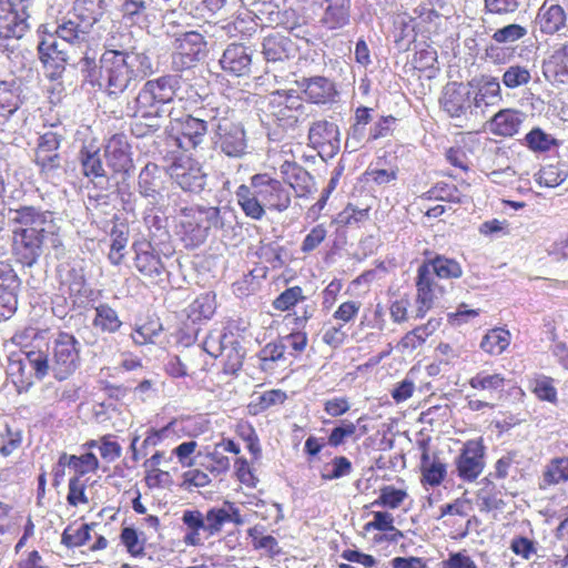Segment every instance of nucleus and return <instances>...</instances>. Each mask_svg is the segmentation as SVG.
Wrapping results in <instances>:
<instances>
[{
    "instance_id": "16",
    "label": "nucleus",
    "mask_w": 568,
    "mask_h": 568,
    "mask_svg": "<svg viewBox=\"0 0 568 568\" xmlns=\"http://www.w3.org/2000/svg\"><path fill=\"white\" fill-rule=\"evenodd\" d=\"M121 38L126 40L124 43V68L128 71H136V67L139 64V53L128 52V49L130 48L129 43L131 42L130 33L121 34Z\"/></svg>"
},
{
    "instance_id": "2",
    "label": "nucleus",
    "mask_w": 568,
    "mask_h": 568,
    "mask_svg": "<svg viewBox=\"0 0 568 568\" xmlns=\"http://www.w3.org/2000/svg\"><path fill=\"white\" fill-rule=\"evenodd\" d=\"M176 51L172 55L173 71H189L196 68L206 55V43L199 32H186L176 39Z\"/></svg>"
},
{
    "instance_id": "3",
    "label": "nucleus",
    "mask_w": 568,
    "mask_h": 568,
    "mask_svg": "<svg viewBox=\"0 0 568 568\" xmlns=\"http://www.w3.org/2000/svg\"><path fill=\"white\" fill-rule=\"evenodd\" d=\"M58 39L60 38L54 32L39 43V54L44 68L64 69L68 55Z\"/></svg>"
},
{
    "instance_id": "12",
    "label": "nucleus",
    "mask_w": 568,
    "mask_h": 568,
    "mask_svg": "<svg viewBox=\"0 0 568 568\" xmlns=\"http://www.w3.org/2000/svg\"><path fill=\"white\" fill-rule=\"evenodd\" d=\"M527 34V29L520 24H508L498 29L493 34V39L498 43H513Z\"/></svg>"
},
{
    "instance_id": "8",
    "label": "nucleus",
    "mask_w": 568,
    "mask_h": 568,
    "mask_svg": "<svg viewBox=\"0 0 568 568\" xmlns=\"http://www.w3.org/2000/svg\"><path fill=\"white\" fill-rule=\"evenodd\" d=\"M290 40L280 33L270 34L263 41V54L266 61H282L287 58Z\"/></svg>"
},
{
    "instance_id": "21",
    "label": "nucleus",
    "mask_w": 568,
    "mask_h": 568,
    "mask_svg": "<svg viewBox=\"0 0 568 568\" xmlns=\"http://www.w3.org/2000/svg\"><path fill=\"white\" fill-rule=\"evenodd\" d=\"M243 23H244V20L243 19H237L236 21L232 22V23H229L225 29L227 30V33L232 34L233 31H239V32H242L243 31Z\"/></svg>"
},
{
    "instance_id": "17",
    "label": "nucleus",
    "mask_w": 568,
    "mask_h": 568,
    "mask_svg": "<svg viewBox=\"0 0 568 568\" xmlns=\"http://www.w3.org/2000/svg\"><path fill=\"white\" fill-rule=\"evenodd\" d=\"M355 59L361 68H367L371 64L369 49L365 41L359 40L355 47Z\"/></svg>"
},
{
    "instance_id": "20",
    "label": "nucleus",
    "mask_w": 568,
    "mask_h": 568,
    "mask_svg": "<svg viewBox=\"0 0 568 568\" xmlns=\"http://www.w3.org/2000/svg\"><path fill=\"white\" fill-rule=\"evenodd\" d=\"M151 69V62L149 57L143 53H139V64L136 71H148Z\"/></svg>"
},
{
    "instance_id": "13",
    "label": "nucleus",
    "mask_w": 568,
    "mask_h": 568,
    "mask_svg": "<svg viewBox=\"0 0 568 568\" xmlns=\"http://www.w3.org/2000/svg\"><path fill=\"white\" fill-rule=\"evenodd\" d=\"M274 27H283L288 32H294L302 29V22L294 10L278 9V22H274Z\"/></svg>"
},
{
    "instance_id": "9",
    "label": "nucleus",
    "mask_w": 568,
    "mask_h": 568,
    "mask_svg": "<svg viewBox=\"0 0 568 568\" xmlns=\"http://www.w3.org/2000/svg\"><path fill=\"white\" fill-rule=\"evenodd\" d=\"M115 38L112 37L110 39L109 47L111 49H108L104 51L100 59L101 69L104 71H119L122 68H124V43L125 41L121 43L114 42Z\"/></svg>"
},
{
    "instance_id": "15",
    "label": "nucleus",
    "mask_w": 568,
    "mask_h": 568,
    "mask_svg": "<svg viewBox=\"0 0 568 568\" xmlns=\"http://www.w3.org/2000/svg\"><path fill=\"white\" fill-rule=\"evenodd\" d=\"M545 65L554 71H568V43L556 50Z\"/></svg>"
},
{
    "instance_id": "19",
    "label": "nucleus",
    "mask_w": 568,
    "mask_h": 568,
    "mask_svg": "<svg viewBox=\"0 0 568 568\" xmlns=\"http://www.w3.org/2000/svg\"><path fill=\"white\" fill-rule=\"evenodd\" d=\"M24 1L26 0H9L6 2V4L8 6V13L7 14H16L18 16L17 11L19 9V7H21L22 10H24L26 8V4H24ZM19 19V17H17Z\"/></svg>"
},
{
    "instance_id": "24",
    "label": "nucleus",
    "mask_w": 568,
    "mask_h": 568,
    "mask_svg": "<svg viewBox=\"0 0 568 568\" xmlns=\"http://www.w3.org/2000/svg\"><path fill=\"white\" fill-rule=\"evenodd\" d=\"M432 14H435V16L437 17V14H436L434 11H429V12H428V18H429Z\"/></svg>"
},
{
    "instance_id": "10",
    "label": "nucleus",
    "mask_w": 568,
    "mask_h": 568,
    "mask_svg": "<svg viewBox=\"0 0 568 568\" xmlns=\"http://www.w3.org/2000/svg\"><path fill=\"white\" fill-rule=\"evenodd\" d=\"M27 29L28 23L26 20H18L16 14L0 16V41L9 38L19 39Z\"/></svg>"
},
{
    "instance_id": "7",
    "label": "nucleus",
    "mask_w": 568,
    "mask_h": 568,
    "mask_svg": "<svg viewBox=\"0 0 568 568\" xmlns=\"http://www.w3.org/2000/svg\"><path fill=\"white\" fill-rule=\"evenodd\" d=\"M250 13L252 19L256 20V24L274 27V22H278V6L273 1L253 0L251 2Z\"/></svg>"
},
{
    "instance_id": "1",
    "label": "nucleus",
    "mask_w": 568,
    "mask_h": 568,
    "mask_svg": "<svg viewBox=\"0 0 568 568\" xmlns=\"http://www.w3.org/2000/svg\"><path fill=\"white\" fill-rule=\"evenodd\" d=\"M105 0H75L73 17L59 24L55 33L61 41L72 44H88L102 37L105 31Z\"/></svg>"
},
{
    "instance_id": "14",
    "label": "nucleus",
    "mask_w": 568,
    "mask_h": 568,
    "mask_svg": "<svg viewBox=\"0 0 568 568\" xmlns=\"http://www.w3.org/2000/svg\"><path fill=\"white\" fill-rule=\"evenodd\" d=\"M520 6V0H485L486 9L491 13L506 14L515 12Z\"/></svg>"
},
{
    "instance_id": "18",
    "label": "nucleus",
    "mask_w": 568,
    "mask_h": 568,
    "mask_svg": "<svg viewBox=\"0 0 568 568\" xmlns=\"http://www.w3.org/2000/svg\"><path fill=\"white\" fill-rule=\"evenodd\" d=\"M145 9L144 1L126 0L122 6L124 17L133 18Z\"/></svg>"
},
{
    "instance_id": "4",
    "label": "nucleus",
    "mask_w": 568,
    "mask_h": 568,
    "mask_svg": "<svg viewBox=\"0 0 568 568\" xmlns=\"http://www.w3.org/2000/svg\"><path fill=\"white\" fill-rule=\"evenodd\" d=\"M537 22L544 33L552 34L565 27V10L557 3L546 1L539 9Z\"/></svg>"
},
{
    "instance_id": "22",
    "label": "nucleus",
    "mask_w": 568,
    "mask_h": 568,
    "mask_svg": "<svg viewBox=\"0 0 568 568\" xmlns=\"http://www.w3.org/2000/svg\"><path fill=\"white\" fill-rule=\"evenodd\" d=\"M294 37L296 38H303L304 37V33H305V30H304V27L302 26V29L301 30H296L294 32H291Z\"/></svg>"
},
{
    "instance_id": "11",
    "label": "nucleus",
    "mask_w": 568,
    "mask_h": 568,
    "mask_svg": "<svg viewBox=\"0 0 568 568\" xmlns=\"http://www.w3.org/2000/svg\"><path fill=\"white\" fill-rule=\"evenodd\" d=\"M395 32H397L396 41H402L409 38H415V19L410 16L403 13L397 14L393 21Z\"/></svg>"
},
{
    "instance_id": "23",
    "label": "nucleus",
    "mask_w": 568,
    "mask_h": 568,
    "mask_svg": "<svg viewBox=\"0 0 568 568\" xmlns=\"http://www.w3.org/2000/svg\"><path fill=\"white\" fill-rule=\"evenodd\" d=\"M507 71H517V72H520V71H525L524 69H521L520 67L516 65V67H510Z\"/></svg>"
},
{
    "instance_id": "5",
    "label": "nucleus",
    "mask_w": 568,
    "mask_h": 568,
    "mask_svg": "<svg viewBox=\"0 0 568 568\" xmlns=\"http://www.w3.org/2000/svg\"><path fill=\"white\" fill-rule=\"evenodd\" d=\"M252 62L251 52L243 44H230L220 59L223 71H242Z\"/></svg>"
},
{
    "instance_id": "6",
    "label": "nucleus",
    "mask_w": 568,
    "mask_h": 568,
    "mask_svg": "<svg viewBox=\"0 0 568 568\" xmlns=\"http://www.w3.org/2000/svg\"><path fill=\"white\" fill-rule=\"evenodd\" d=\"M328 2L323 22L329 29L343 28L349 22L351 0H326Z\"/></svg>"
}]
</instances>
